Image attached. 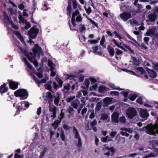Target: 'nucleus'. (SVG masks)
I'll list each match as a JSON object with an SVG mask.
<instances>
[{
    "instance_id": "55",
    "label": "nucleus",
    "mask_w": 158,
    "mask_h": 158,
    "mask_svg": "<svg viewBox=\"0 0 158 158\" xmlns=\"http://www.w3.org/2000/svg\"><path fill=\"white\" fill-rule=\"evenodd\" d=\"M97 120L94 119V120L90 124V126L92 128H93L94 126L97 125Z\"/></svg>"
},
{
    "instance_id": "31",
    "label": "nucleus",
    "mask_w": 158,
    "mask_h": 158,
    "mask_svg": "<svg viewBox=\"0 0 158 158\" xmlns=\"http://www.w3.org/2000/svg\"><path fill=\"white\" fill-rule=\"evenodd\" d=\"M155 30L153 29H151L147 31L146 33V34L148 36H151V35H154L155 34Z\"/></svg>"
},
{
    "instance_id": "54",
    "label": "nucleus",
    "mask_w": 158,
    "mask_h": 158,
    "mask_svg": "<svg viewBox=\"0 0 158 158\" xmlns=\"http://www.w3.org/2000/svg\"><path fill=\"white\" fill-rule=\"evenodd\" d=\"M76 20L78 22H81L82 20V18L81 15H78L76 18Z\"/></svg>"
},
{
    "instance_id": "28",
    "label": "nucleus",
    "mask_w": 158,
    "mask_h": 158,
    "mask_svg": "<svg viewBox=\"0 0 158 158\" xmlns=\"http://www.w3.org/2000/svg\"><path fill=\"white\" fill-rule=\"evenodd\" d=\"M138 96V95L136 94H130L129 95L128 98L131 101H134Z\"/></svg>"
},
{
    "instance_id": "41",
    "label": "nucleus",
    "mask_w": 158,
    "mask_h": 158,
    "mask_svg": "<svg viewBox=\"0 0 158 158\" xmlns=\"http://www.w3.org/2000/svg\"><path fill=\"white\" fill-rule=\"evenodd\" d=\"M33 77L34 78L35 83H37L39 86H40L42 83L41 81L39 80L34 75L33 76Z\"/></svg>"
},
{
    "instance_id": "62",
    "label": "nucleus",
    "mask_w": 158,
    "mask_h": 158,
    "mask_svg": "<svg viewBox=\"0 0 158 158\" xmlns=\"http://www.w3.org/2000/svg\"><path fill=\"white\" fill-rule=\"evenodd\" d=\"M90 80L91 82V84H93L94 83L97 82V81L96 79L93 77H91L90 78Z\"/></svg>"
},
{
    "instance_id": "17",
    "label": "nucleus",
    "mask_w": 158,
    "mask_h": 158,
    "mask_svg": "<svg viewBox=\"0 0 158 158\" xmlns=\"http://www.w3.org/2000/svg\"><path fill=\"white\" fill-rule=\"evenodd\" d=\"M13 32L15 35L18 39L20 40L22 43H23V42H24L23 37L19 31H13Z\"/></svg>"
},
{
    "instance_id": "15",
    "label": "nucleus",
    "mask_w": 158,
    "mask_h": 158,
    "mask_svg": "<svg viewBox=\"0 0 158 158\" xmlns=\"http://www.w3.org/2000/svg\"><path fill=\"white\" fill-rule=\"evenodd\" d=\"M109 90L108 88L106 87L103 85L100 86L98 88V92L99 93L103 94L105 92H107Z\"/></svg>"
},
{
    "instance_id": "3",
    "label": "nucleus",
    "mask_w": 158,
    "mask_h": 158,
    "mask_svg": "<svg viewBox=\"0 0 158 158\" xmlns=\"http://www.w3.org/2000/svg\"><path fill=\"white\" fill-rule=\"evenodd\" d=\"M72 3L73 4V8L74 9H77L78 2L76 0H68V6L67 7V15H70L71 14L72 8Z\"/></svg>"
},
{
    "instance_id": "30",
    "label": "nucleus",
    "mask_w": 158,
    "mask_h": 158,
    "mask_svg": "<svg viewBox=\"0 0 158 158\" xmlns=\"http://www.w3.org/2000/svg\"><path fill=\"white\" fill-rule=\"evenodd\" d=\"M60 137L62 141H64L65 140L66 137L64 135V131L61 128L60 131Z\"/></svg>"
},
{
    "instance_id": "63",
    "label": "nucleus",
    "mask_w": 158,
    "mask_h": 158,
    "mask_svg": "<svg viewBox=\"0 0 158 158\" xmlns=\"http://www.w3.org/2000/svg\"><path fill=\"white\" fill-rule=\"evenodd\" d=\"M53 87L55 89H57L58 88H59V85H58L56 82H53Z\"/></svg>"
},
{
    "instance_id": "64",
    "label": "nucleus",
    "mask_w": 158,
    "mask_h": 158,
    "mask_svg": "<svg viewBox=\"0 0 158 158\" xmlns=\"http://www.w3.org/2000/svg\"><path fill=\"white\" fill-rule=\"evenodd\" d=\"M15 158H23V155H19L17 153H15L14 156Z\"/></svg>"
},
{
    "instance_id": "38",
    "label": "nucleus",
    "mask_w": 158,
    "mask_h": 158,
    "mask_svg": "<svg viewBox=\"0 0 158 158\" xmlns=\"http://www.w3.org/2000/svg\"><path fill=\"white\" fill-rule=\"evenodd\" d=\"M70 84L69 83H68L66 84H64L63 88L64 89L68 91L70 89Z\"/></svg>"
},
{
    "instance_id": "24",
    "label": "nucleus",
    "mask_w": 158,
    "mask_h": 158,
    "mask_svg": "<svg viewBox=\"0 0 158 158\" xmlns=\"http://www.w3.org/2000/svg\"><path fill=\"white\" fill-rule=\"evenodd\" d=\"M49 111L50 112H52V115L51 116V117H53V118H55L56 117V107L54 106V107L51 108H49Z\"/></svg>"
},
{
    "instance_id": "46",
    "label": "nucleus",
    "mask_w": 158,
    "mask_h": 158,
    "mask_svg": "<svg viewBox=\"0 0 158 158\" xmlns=\"http://www.w3.org/2000/svg\"><path fill=\"white\" fill-rule=\"evenodd\" d=\"M110 94L111 95H114L116 96H119V93L117 91H112L110 92Z\"/></svg>"
},
{
    "instance_id": "59",
    "label": "nucleus",
    "mask_w": 158,
    "mask_h": 158,
    "mask_svg": "<svg viewBox=\"0 0 158 158\" xmlns=\"http://www.w3.org/2000/svg\"><path fill=\"white\" fill-rule=\"evenodd\" d=\"M108 136H107L105 137H103L101 138V141H102L103 143H106L108 139Z\"/></svg>"
},
{
    "instance_id": "47",
    "label": "nucleus",
    "mask_w": 158,
    "mask_h": 158,
    "mask_svg": "<svg viewBox=\"0 0 158 158\" xmlns=\"http://www.w3.org/2000/svg\"><path fill=\"white\" fill-rule=\"evenodd\" d=\"M84 84L86 86V88H88L90 84V82L89 80L86 79H85L84 82Z\"/></svg>"
},
{
    "instance_id": "14",
    "label": "nucleus",
    "mask_w": 158,
    "mask_h": 158,
    "mask_svg": "<svg viewBox=\"0 0 158 158\" xmlns=\"http://www.w3.org/2000/svg\"><path fill=\"white\" fill-rule=\"evenodd\" d=\"M92 48L93 50V52L94 53L96 54H98V55H101L102 54V51H98L99 48L100 50L102 49V48L101 47L98 45H97L94 47H93Z\"/></svg>"
},
{
    "instance_id": "44",
    "label": "nucleus",
    "mask_w": 158,
    "mask_h": 158,
    "mask_svg": "<svg viewBox=\"0 0 158 158\" xmlns=\"http://www.w3.org/2000/svg\"><path fill=\"white\" fill-rule=\"evenodd\" d=\"M137 103H139L140 105H142L143 104V99L141 97H139L137 98L136 100Z\"/></svg>"
},
{
    "instance_id": "13",
    "label": "nucleus",
    "mask_w": 158,
    "mask_h": 158,
    "mask_svg": "<svg viewBox=\"0 0 158 158\" xmlns=\"http://www.w3.org/2000/svg\"><path fill=\"white\" fill-rule=\"evenodd\" d=\"M36 25H33V26L29 30L28 34H38L39 32V29L36 28Z\"/></svg>"
},
{
    "instance_id": "50",
    "label": "nucleus",
    "mask_w": 158,
    "mask_h": 158,
    "mask_svg": "<svg viewBox=\"0 0 158 158\" xmlns=\"http://www.w3.org/2000/svg\"><path fill=\"white\" fill-rule=\"evenodd\" d=\"M87 110V109L86 108L84 107L82 110L81 112V114L83 117H84Z\"/></svg>"
},
{
    "instance_id": "51",
    "label": "nucleus",
    "mask_w": 158,
    "mask_h": 158,
    "mask_svg": "<svg viewBox=\"0 0 158 158\" xmlns=\"http://www.w3.org/2000/svg\"><path fill=\"white\" fill-rule=\"evenodd\" d=\"M48 150V149L47 148H44L42 152L40 153V155L42 156H44L45 153L47 152Z\"/></svg>"
},
{
    "instance_id": "5",
    "label": "nucleus",
    "mask_w": 158,
    "mask_h": 158,
    "mask_svg": "<svg viewBox=\"0 0 158 158\" xmlns=\"http://www.w3.org/2000/svg\"><path fill=\"white\" fill-rule=\"evenodd\" d=\"M32 51L33 53L32 52H30L29 55L31 57H33L35 59L36 57V54L38 53L40 54L41 53L43 52V51L41 48L37 44L35 45V47L32 48Z\"/></svg>"
},
{
    "instance_id": "7",
    "label": "nucleus",
    "mask_w": 158,
    "mask_h": 158,
    "mask_svg": "<svg viewBox=\"0 0 158 158\" xmlns=\"http://www.w3.org/2000/svg\"><path fill=\"white\" fill-rule=\"evenodd\" d=\"M121 19L124 21H126L132 17L130 13L128 12H124L120 15Z\"/></svg>"
},
{
    "instance_id": "40",
    "label": "nucleus",
    "mask_w": 158,
    "mask_h": 158,
    "mask_svg": "<svg viewBox=\"0 0 158 158\" xmlns=\"http://www.w3.org/2000/svg\"><path fill=\"white\" fill-rule=\"evenodd\" d=\"M126 119L124 116H123L120 117L119 119V122L122 123H126Z\"/></svg>"
},
{
    "instance_id": "35",
    "label": "nucleus",
    "mask_w": 158,
    "mask_h": 158,
    "mask_svg": "<svg viewBox=\"0 0 158 158\" xmlns=\"http://www.w3.org/2000/svg\"><path fill=\"white\" fill-rule=\"evenodd\" d=\"M123 45L124 47L129 50L130 53L133 54H135L134 50L132 49L130 46H127V45L125 44H123Z\"/></svg>"
},
{
    "instance_id": "36",
    "label": "nucleus",
    "mask_w": 158,
    "mask_h": 158,
    "mask_svg": "<svg viewBox=\"0 0 158 158\" xmlns=\"http://www.w3.org/2000/svg\"><path fill=\"white\" fill-rule=\"evenodd\" d=\"M133 58V62L134 64L136 66H138L139 65V61L137 60L135 57L132 56Z\"/></svg>"
},
{
    "instance_id": "4",
    "label": "nucleus",
    "mask_w": 158,
    "mask_h": 158,
    "mask_svg": "<svg viewBox=\"0 0 158 158\" xmlns=\"http://www.w3.org/2000/svg\"><path fill=\"white\" fill-rule=\"evenodd\" d=\"M126 114L128 118L132 119L137 115V111L135 108L131 107L126 110Z\"/></svg>"
},
{
    "instance_id": "21",
    "label": "nucleus",
    "mask_w": 158,
    "mask_h": 158,
    "mask_svg": "<svg viewBox=\"0 0 158 158\" xmlns=\"http://www.w3.org/2000/svg\"><path fill=\"white\" fill-rule=\"evenodd\" d=\"M106 144H105L104 145V148H103L104 149V148L106 150H108L109 151H110L111 152V155L112 156L114 153L115 152V149L113 147H112L111 148H109L108 146H106Z\"/></svg>"
},
{
    "instance_id": "52",
    "label": "nucleus",
    "mask_w": 158,
    "mask_h": 158,
    "mask_svg": "<svg viewBox=\"0 0 158 158\" xmlns=\"http://www.w3.org/2000/svg\"><path fill=\"white\" fill-rule=\"evenodd\" d=\"M19 22L20 23H23V21H24V19L23 18V17L22 15H19Z\"/></svg>"
},
{
    "instance_id": "9",
    "label": "nucleus",
    "mask_w": 158,
    "mask_h": 158,
    "mask_svg": "<svg viewBox=\"0 0 158 158\" xmlns=\"http://www.w3.org/2000/svg\"><path fill=\"white\" fill-rule=\"evenodd\" d=\"M139 115L143 119V120H146L149 116V114L146 109H143L141 110Z\"/></svg>"
},
{
    "instance_id": "60",
    "label": "nucleus",
    "mask_w": 158,
    "mask_h": 158,
    "mask_svg": "<svg viewBox=\"0 0 158 158\" xmlns=\"http://www.w3.org/2000/svg\"><path fill=\"white\" fill-rule=\"evenodd\" d=\"M70 127L68 125L66 124H64L63 125V128L65 130H69Z\"/></svg>"
},
{
    "instance_id": "42",
    "label": "nucleus",
    "mask_w": 158,
    "mask_h": 158,
    "mask_svg": "<svg viewBox=\"0 0 158 158\" xmlns=\"http://www.w3.org/2000/svg\"><path fill=\"white\" fill-rule=\"evenodd\" d=\"M84 8L85 10L88 15H89L92 11L91 8L90 7H89L88 8L86 7L85 5L84 6Z\"/></svg>"
},
{
    "instance_id": "45",
    "label": "nucleus",
    "mask_w": 158,
    "mask_h": 158,
    "mask_svg": "<svg viewBox=\"0 0 158 158\" xmlns=\"http://www.w3.org/2000/svg\"><path fill=\"white\" fill-rule=\"evenodd\" d=\"M88 19L93 25L95 26L96 27H98V25L97 23H95L94 20H92L90 18H88Z\"/></svg>"
},
{
    "instance_id": "16",
    "label": "nucleus",
    "mask_w": 158,
    "mask_h": 158,
    "mask_svg": "<svg viewBox=\"0 0 158 158\" xmlns=\"http://www.w3.org/2000/svg\"><path fill=\"white\" fill-rule=\"evenodd\" d=\"M3 15L4 16V20L5 23H10V21H12L10 18L7 14L5 11H3Z\"/></svg>"
},
{
    "instance_id": "20",
    "label": "nucleus",
    "mask_w": 158,
    "mask_h": 158,
    "mask_svg": "<svg viewBox=\"0 0 158 158\" xmlns=\"http://www.w3.org/2000/svg\"><path fill=\"white\" fill-rule=\"evenodd\" d=\"M107 49L109 52L110 55L112 57L113 56L114 53V48H112L111 45H109L107 47Z\"/></svg>"
},
{
    "instance_id": "12",
    "label": "nucleus",
    "mask_w": 158,
    "mask_h": 158,
    "mask_svg": "<svg viewBox=\"0 0 158 158\" xmlns=\"http://www.w3.org/2000/svg\"><path fill=\"white\" fill-rule=\"evenodd\" d=\"M146 69L150 77L153 78L156 77L157 75L155 71L152 69H151L148 67H146Z\"/></svg>"
},
{
    "instance_id": "43",
    "label": "nucleus",
    "mask_w": 158,
    "mask_h": 158,
    "mask_svg": "<svg viewBox=\"0 0 158 158\" xmlns=\"http://www.w3.org/2000/svg\"><path fill=\"white\" fill-rule=\"evenodd\" d=\"M108 118V115L106 114H102L101 116V119L102 120H106Z\"/></svg>"
},
{
    "instance_id": "53",
    "label": "nucleus",
    "mask_w": 158,
    "mask_h": 158,
    "mask_svg": "<svg viewBox=\"0 0 158 158\" xmlns=\"http://www.w3.org/2000/svg\"><path fill=\"white\" fill-rule=\"evenodd\" d=\"M77 139L78 140V143L77 144V146L79 147H81L82 144V142L81 138Z\"/></svg>"
},
{
    "instance_id": "39",
    "label": "nucleus",
    "mask_w": 158,
    "mask_h": 158,
    "mask_svg": "<svg viewBox=\"0 0 158 158\" xmlns=\"http://www.w3.org/2000/svg\"><path fill=\"white\" fill-rule=\"evenodd\" d=\"M86 30V28L84 25L80 24L79 30L81 33H82Z\"/></svg>"
},
{
    "instance_id": "19",
    "label": "nucleus",
    "mask_w": 158,
    "mask_h": 158,
    "mask_svg": "<svg viewBox=\"0 0 158 158\" xmlns=\"http://www.w3.org/2000/svg\"><path fill=\"white\" fill-rule=\"evenodd\" d=\"M16 108L17 109V110L16 111L15 115H18L19 114V112L20 111H22L25 110L26 109L24 108H23V106L21 105H19V104L18 106L16 107Z\"/></svg>"
},
{
    "instance_id": "34",
    "label": "nucleus",
    "mask_w": 158,
    "mask_h": 158,
    "mask_svg": "<svg viewBox=\"0 0 158 158\" xmlns=\"http://www.w3.org/2000/svg\"><path fill=\"white\" fill-rule=\"evenodd\" d=\"M67 111L69 113L70 115L73 116L74 115L75 111L72 107L70 106L67 109Z\"/></svg>"
},
{
    "instance_id": "10",
    "label": "nucleus",
    "mask_w": 158,
    "mask_h": 158,
    "mask_svg": "<svg viewBox=\"0 0 158 158\" xmlns=\"http://www.w3.org/2000/svg\"><path fill=\"white\" fill-rule=\"evenodd\" d=\"M119 114L117 112H114L111 115V119L112 122L115 123L119 122Z\"/></svg>"
},
{
    "instance_id": "22",
    "label": "nucleus",
    "mask_w": 158,
    "mask_h": 158,
    "mask_svg": "<svg viewBox=\"0 0 158 158\" xmlns=\"http://www.w3.org/2000/svg\"><path fill=\"white\" fill-rule=\"evenodd\" d=\"M44 87L46 89H47L51 92H52V89L51 86V82L49 81L47 83L44 85Z\"/></svg>"
},
{
    "instance_id": "61",
    "label": "nucleus",
    "mask_w": 158,
    "mask_h": 158,
    "mask_svg": "<svg viewBox=\"0 0 158 158\" xmlns=\"http://www.w3.org/2000/svg\"><path fill=\"white\" fill-rule=\"evenodd\" d=\"M117 133L115 131H112L110 134V136L113 138H114Z\"/></svg>"
},
{
    "instance_id": "56",
    "label": "nucleus",
    "mask_w": 158,
    "mask_h": 158,
    "mask_svg": "<svg viewBox=\"0 0 158 158\" xmlns=\"http://www.w3.org/2000/svg\"><path fill=\"white\" fill-rule=\"evenodd\" d=\"M28 35H29V38H31V39H35L37 35V34L33 35V34H28Z\"/></svg>"
},
{
    "instance_id": "57",
    "label": "nucleus",
    "mask_w": 158,
    "mask_h": 158,
    "mask_svg": "<svg viewBox=\"0 0 158 158\" xmlns=\"http://www.w3.org/2000/svg\"><path fill=\"white\" fill-rule=\"evenodd\" d=\"M88 42H90L92 44H95L98 42V41L97 40H89Z\"/></svg>"
},
{
    "instance_id": "58",
    "label": "nucleus",
    "mask_w": 158,
    "mask_h": 158,
    "mask_svg": "<svg viewBox=\"0 0 158 158\" xmlns=\"http://www.w3.org/2000/svg\"><path fill=\"white\" fill-rule=\"evenodd\" d=\"M105 41V36L103 35L102 38L100 42V45L102 46H103V44H104Z\"/></svg>"
},
{
    "instance_id": "18",
    "label": "nucleus",
    "mask_w": 158,
    "mask_h": 158,
    "mask_svg": "<svg viewBox=\"0 0 158 158\" xmlns=\"http://www.w3.org/2000/svg\"><path fill=\"white\" fill-rule=\"evenodd\" d=\"M73 132L74 134L75 139H77L81 138L78 130L75 126L73 127Z\"/></svg>"
},
{
    "instance_id": "11",
    "label": "nucleus",
    "mask_w": 158,
    "mask_h": 158,
    "mask_svg": "<svg viewBox=\"0 0 158 158\" xmlns=\"http://www.w3.org/2000/svg\"><path fill=\"white\" fill-rule=\"evenodd\" d=\"M8 90V88L7 86V83H4L0 86V94H4Z\"/></svg>"
},
{
    "instance_id": "27",
    "label": "nucleus",
    "mask_w": 158,
    "mask_h": 158,
    "mask_svg": "<svg viewBox=\"0 0 158 158\" xmlns=\"http://www.w3.org/2000/svg\"><path fill=\"white\" fill-rule=\"evenodd\" d=\"M156 17V15L155 14H151L148 16L149 19L151 22H154Z\"/></svg>"
},
{
    "instance_id": "23",
    "label": "nucleus",
    "mask_w": 158,
    "mask_h": 158,
    "mask_svg": "<svg viewBox=\"0 0 158 158\" xmlns=\"http://www.w3.org/2000/svg\"><path fill=\"white\" fill-rule=\"evenodd\" d=\"M48 65L50 67V71H53L54 69V66L55 65L50 60L48 59Z\"/></svg>"
},
{
    "instance_id": "8",
    "label": "nucleus",
    "mask_w": 158,
    "mask_h": 158,
    "mask_svg": "<svg viewBox=\"0 0 158 158\" xmlns=\"http://www.w3.org/2000/svg\"><path fill=\"white\" fill-rule=\"evenodd\" d=\"M80 12L78 9H76L75 11L73 12L72 13V15L71 18V22L72 24L73 25V27H75L76 24L75 22V17L79 15Z\"/></svg>"
},
{
    "instance_id": "6",
    "label": "nucleus",
    "mask_w": 158,
    "mask_h": 158,
    "mask_svg": "<svg viewBox=\"0 0 158 158\" xmlns=\"http://www.w3.org/2000/svg\"><path fill=\"white\" fill-rule=\"evenodd\" d=\"M7 81L8 83L9 87L10 89L13 90H15L18 88L19 84V82L15 81L10 79H8Z\"/></svg>"
},
{
    "instance_id": "26",
    "label": "nucleus",
    "mask_w": 158,
    "mask_h": 158,
    "mask_svg": "<svg viewBox=\"0 0 158 158\" xmlns=\"http://www.w3.org/2000/svg\"><path fill=\"white\" fill-rule=\"evenodd\" d=\"M55 79L59 84V88H61L62 87L63 83V81L61 79L59 78L58 77H56Z\"/></svg>"
},
{
    "instance_id": "48",
    "label": "nucleus",
    "mask_w": 158,
    "mask_h": 158,
    "mask_svg": "<svg viewBox=\"0 0 158 158\" xmlns=\"http://www.w3.org/2000/svg\"><path fill=\"white\" fill-rule=\"evenodd\" d=\"M62 111L63 110H61V113L60 114V117L59 118V119L60 121H61L63 118H64V114Z\"/></svg>"
},
{
    "instance_id": "29",
    "label": "nucleus",
    "mask_w": 158,
    "mask_h": 158,
    "mask_svg": "<svg viewBox=\"0 0 158 158\" xmlns=\"http://www.w3.org/2000/svg\"><path fill=\"white\" fill-rule=\"evenodd\" d=\"M61 122L60 120H56L52 124V126L54 127L55 129L56 130L57 129Z\"/></svg>"
},
{
    "instance_id": "2",
    "label": "nucleus",
    "mask_w": 158,
    "mask_h": 158,
    "mask_svg": "<svg viewBox=\"0 0 158 158\" xmlns=\"http://www.w3.org/2000/svg\"><path fill=\"white\" fill-rule=\"evenodd\" d=\"M72 3L73 4V8L74 9H77L78 2L76 0H68V6L67 7V15H70L71 14L72 8Z\"/></svg>"
},
{
    "instance_id": "33",
    "label": "nucleus",
    "mask_w": 158,
    "mask_h": 158,
    "mask_svg": "<svg viewBox=\"0 0 158 158\" xmlns=\"http://www.w3.org/2000/svg\"><path fill=\"white\" fill-rule=\"evenodd\" d=\"M102 103L101 101L98 102L96 105L95 110V111H99L102 108Z\"/></svg>"
},
{
    "instance_id": "37",
    "label": "nucleus",
    "mask_w": 158,
    "mask_h": 158,
    "mask_svg": "<svg viewBox=\"0 0 158 158\" xmlns=\"http://www.w3.org/2000/svg\"><path fill=\"white\" fill-rule=\"evenodd\" d=\"M135 69L139 71L141 73L144 74L146 73L144 69L142 67H138L135 68Z\"/></svg>"
},
{
    "instance_id": "49",
    "label": "nucleus",
    "mask_w": 158,
    "mask_h": 158,
    "mask_svg": "<svg viewBox=\"0 0 158 158\" xmlns=\"http://www.w3.org/2000/svg\"><path fill=\"white\" fill-rule=\"evenodd\" d=\"M11 24V25L12 27L16 30L18 29H19V27L18 26L15 25L14 24V23L13 21H10V23H9Z\"/></svg>"
},
{
    "instance_id": "25",
    "label": "nucleus",
    "mask_w": 158,
    "mask_h": 158,
    "mask_svg": "<svg viewBox=\"0 0 158 158\" xmlns=\"http://www.w3.org/2000/svg\"><path fill=\"white\" fill-rule=\"evenodd\" d=\"M108 85L110 88H112L113 89H116V90H124V89H121V88H120L119 87L116 88L115 85L112 83H109L108 84Z\"/></svg>"
},
{
    "instance_id": "32",
    "label": "nucleus",
    "mask_w": 158,
    "mask_h": 158,
    "mask_svg": "<svg viewBox=\"0 0 158 158\" xmlns=\"http://www.w3.org/2000/svg\"><path fill=\"white\" fill-rule=\"evenodd\" d=\"M111 99L109 97H106L103 100V102L104 104L107 106L110 104L111 101Z\"/></svg>"
},
{
    "instance_id": "1",
    "label": "nucleus",
    "mask_w": 158,
    "mask_h": 158,
    "mask_svg": "<svg viewBox=\"0 0 158 158\" xmlns=\"http://www.w3.org/2000/svg\"><path fill=\"white\" fill-rule=\"evenodd\" d=\"M14 94L15 97H20V100L27 99L28 96L27 90L24 89H19L16 90L14 92Z\"/></svg>"
}]
</instances>
